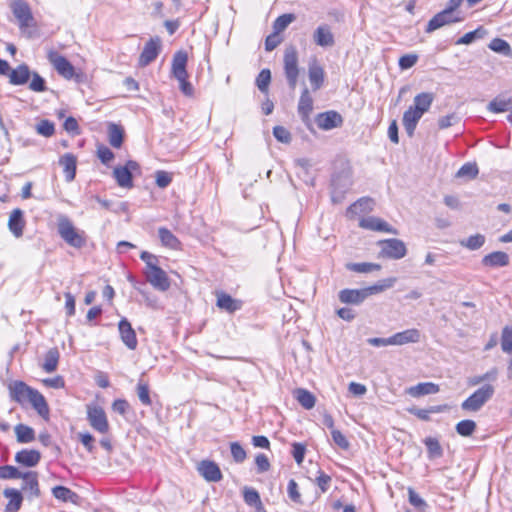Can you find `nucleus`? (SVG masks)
I'll list each match as a JSON object with an SVG mask.
<instances>
[{"label": "nucleus", "instance_id": "obj_57", "mask_svg": "<svg viewBox=\"0 0 512 512\" xmlns=\"http://www.w3.org/2000/svg\"><path fill=\"white\" fill-rule=\"evenodd\" d=\"M501 348L506 353L512 352V329L508 326L502 331Z\"/></svg>", "mask_w": 512, "mask_h": 512}, {"label": "nucleus", "instance_id": "obj_18", "mask_svg": "<svg viewBox=\"0 0 512 512\" xmlns=\"http://www.w3.org/2000/svg\"><path fill=\"white\" fill-rule=\"evenodd\" d=\"M21 479L23 480L21 489L24 492L28 493L30 498H37L40 496L38 474L36 472H24Z\"/></svg>", "mask_w": 512, "mask_h": 512}, {"label": "nucleus", "instance_id": "obj_10", "mask_svg": "<svg viewBox=\"0 0 512 512\" xmlns=\"http://www.w3.org/2000/svg\"><path fill=\"white\" fill-rule=\"evenodd\" d=\"M462 20V17L453 14L447 9H444L441 12L437 13L432 19H430L425 31L427 33H431L445 25L461 22Z\"/></svg>", "mask_w": 512, "mask_h": 512}, {"label": "nucleus", "instance_id": "obj_55", "mask_svg": "<svg viewBox=\"0 0 512 512\" xmlns=\"http://www.w3.org/2000/svg\"><path fill=\"white\" fill-rule=\"evenodd\" d=\"M511 103V100H505L501 98H495L488 104V110L494 113H501L505 112L509 105Z\"/></svg>", "mask_w": 512, "mask_h": 512}, {"label": "nucleus", "instance_id": "obj_28", "mask_svg": "<svg viewBox=\"0 0 512 512\" xmlns=\"http://www.w3.org/2000/svg\"><path fill=\"white\" fill-rule=\"evenodd\" d=\"M482 263L489 267H503L509 264V256L502 251L492 252L482 259Z\"/></svg>", "mask_w": 512, "mask_h": 512}, {"label": "nucleus", "instance_id": "obj_11", "mask_svg": "<svg viewBox=\"0 0 512 512\" xmlns=\"http://www.w3.org/2000/svg\"><path fill=\"white\" fill-rule=\"evenodd\" d=\"M161 50V40L159 37L151 38L146 42L143 51L139 57V65L145 67L153 62L159 55Z\"/></svg>", "mask_w": 512, "mask_h": 512}, {"label": "nucleus", "instance_id": "obj_60", "mask_svg": "<svg viewBox=\"0 0 512 512\" xmlns=\"http://www.w3.org/2000/svg\"><path fill=\"white\" fill-rule=\"evenodd\" d=\"M482 35H483V32H482L481 28H478L474 31L468 32L465 35H463L461 38H459L456 41V44L457 45L471 44L476 38H481Z\"/></svg>", "mask_w": 512, "mask_h": 512}, {"label": "nucleus", "instance_id": "obj_58", "mask_svg": "<svg viewBox=\"0 0 512 512\" xmlns=\"http://www.w3.org/2000/svg\"><path fill=\"white\" fill-rule=\"evenodd\" d=\"M273 135L281 143L289 144L292 140L291 133L283 126H275Z\"/></svg>", "mask_w": 512, "mask_h": 512}, {"label": "nucleus", "instance_id": "obj_47", "mask_svg": "<svg viewBox=\"0 0 512 512\" xmlns=\"http://www.w3.org/2000/svg\"><path fill=\"white\" fill-rule=\"evenodd\" d=\"M456 432L464 437L471 436L476 429V423L473 420H462L456 424Z\"/></svg>", "mask_w": 512, "mask_h": 512}, {"label": "nucleus", "instance_id": "obj_36", "mask_svg": "<svg viewBox=\"0 0 512 512\" xmlns=\"http://www.w3.org/2000/svg\"><path fill=\"white\" fill-rule=\"evenodd\" d=\"M373 205L374 201L371 198H361L348 208L347 213L357 215L370 212L373 209Z\"/></svg>", "mask_w": 512, "mask_h": 512}, {"label": "nucleus", "instance_id": "obj_30", "mask_svg": "<svg viewBox=\"0 0 512 512\" xmlns=\"http://www.w3.org/2000/svg\"><path fill=\"white\" fill-rule=\"evenodd\" d=\"M59 163L63 167L66 181L71 182L74 180L76 174V157L67 153L60 158Z\"/></svg>", "mask_w": 512, "mask_h": 512}, {"label": "nucleus", "instance_id": "obj_51", "mask_svg": "<svg viewBox=\"0 0 512 512\" xmlns=\"http://www.w3.org/2000/svg\"><path fill=\"white\" fill-rule=\"evenodd\" d=\"M24 472L20 471L14 466H2L0 467V478L1 479H20Z\"/></svg>", "mask_w": 512, "mask_h": 512}, {"label": "nucleus", "instance_id": "obj_61", "mask_svg": "<svg viewBox=\"0 0 512 512\" xmlns=\"http://www.w3.org/2000/svg\"><path fill=\"white\" fill-rule=\"evenodd\" d=\"M459 117L456 113H451L442 116L438 119V126L440 129H446L459 122Z\"/></svg>", "mask_w": 512, "mask_h": 512}, {"label": "nucleus", "instance_id": "obj_59", "mask_svg": "<svg viewBox=\"0 0 512 512\" xmlns=\"http://www.w3.org/2000/svg\"><path fill=\"white\" fill-rule=\"evenodd\" d=\"M36 130L40 135H43L45 137H50L54 134L55 128L52 122L48 120H41L37 126Z\"/></svg>", "mask_w": 512, "mask_h": 512}, {"label": "nucleus", "instance_id": "obj_35", "mask_svg": "<svg viewBox=\"0 0 512 512\" xmlns=\"http://www.w3.org/2000/svg\"><path fill=\"white\" fill-rule=\"evenodd\" d=\"M124 130L121 126L111 123L108 126V140L114 148H120L123 143Z\"/></svg>", "mask_w": 512, "mask_h": 512}, {"label": "nucleus", "instance_id": "obj_23", "mask_svg": "<svg viewBox=\"0 0 512 512\" xmlns=\"http://www.w3.org/2000/svg\"><path fill=\"white\" fill-rule=\"evenodd\" d=\"M8 227L11 233L19 238L23 235V230L25 227V220L23 217V211L21 209H14L9 217Z\"/></svg>", "mask_w": 512, "mask_h": 512}, {"label": "nucleus", "instance_id": "obj_64", "mask_svg": "<svg viewBox=\"0 0 512 512\" xmlns=\"http://www.w3.org/2000/svg\"><path fill=\"white\" fill-rule=\"evenodd\" d=\"M282 41V38L279 34L273 32L272 34L268 35L265 40V49L266 51H272L274 50Z\"/></svg>", "mask_w": 512, "mask_h": 512}, {"label": "nucleus", "instance_id": "obj_32", "mask_svg": "<svg viewBox=\"0 0 512 512\" xmlns=\"http://www.w3.org/2000/svg\"><path fill=\"white\" fill-rule=\"evenodd\" d=\"M52 494L56 499L62 502H69L73 504H76L79 498L75 492L65 486H55L52 489Z\"/></svg>", "mask_w": 512, "mask_h": 512}, {"label": "nucleus", "instance_id": "obj_15", "mask_svg": "<svg viewBox=\"0 0 512 512\" xmlns=\"http://www.w3.org/2000/svg\"><path fill=\"white\" fill-rule=\"evenodd\" d=\"M313 41L316 45L323 48L334 46L335 38L330 26L327 24L319 25L313 33Z\"/></svg>", "mask_w": 512, "mask_h": 512}, {"label": "nucleus", "instance_id": "obj_34", "mask_svg": "<svg viewBox=\"0 0 512 512\" xmlns=\"http://www.w3.org/2000/svg\"><path fill=\"white\" fill-rule=\"evenodd\" d=\"M294 395L303 408L310 410L315 406L316 399L310 391L298 388L295 390Z\"/></svg>", "mask_w": 512, "mask_h": 512}, {"label": "nucleus", "instance_id": "obj_4", "mask_svg": "<svg viewBox=\"0 0 512 512\" xmlns=\"http://www.w3.org/2000/svg\"><path fill=\"white\" fill-rule=\"evenodd\" d=\"M284 72L290 89L294 90L299 76L298 53L294 46H289L284 52Z\"/></svg>", "mask_w": 512, "mask_h": 512}, {"label": "nucleus", "instance_id": "obj_50", "mask_svg": "<svg viewBox=\"0 0 512 512\" xmlns=\"http://www.w3.org/2000/svg\"><path fill=\"white\" fill-rule=\"evenodd\" d=\"M485 242V237L481 234H475L468 237L466 240L461 241V245L470 249L477 250L483 246Z\"/></svg>", "mask_w": 512, "mask_h": 512}, {"label": "nucleus", "instance_id": "obj_52", "mask_svg": "<svg viewBox=\"0 0 512 512\" xmlns=\"http://www.w3.org/2000/svg\"><path fill=\"white\" fill-rule=\"evenodd\" d=\"M31 77L32 79L29 84L30 90L38 93L47 90L46 82L42 76H40L37 72H32Z\"/></svg>", "mask_w": 512, "mask_h": 512}, {"label": "nucleus", "instance_id": "obj_33", "mask_svg": "<svg viewBox=\"0 0 512 512\" xmlns=\"http://www.w3.org/2000/svg\"><path fill=\"white\" fill-rule=\"evenodd\" d=\"M114 178L116 179L117 184L122 188H131L133 186L132 174L129 173L128 168H124L123 166H118L114 168L113 171Z\"/></svg>", "mask_w": 512, "mask_h": 512}, {"label": "nucleus", "instance_id": "obj_25", "mask_svg": "<svg viewBox=\"0 0 512 512\" xmlns=\"http://www.w3.org/2000/svg\"><path fill=\"white\" fill-rule=\"evenodd\" d=\"M324 76V70L317 63V61H313L312 63L309 64L308 77L314 90H318L321 88V86L324 83Z\"/></svg>", "mask_w": 512, "mask_h": 512}, {"label": "nucleus", "instance_id": "obj_26", "mask_svg": "<svg viewBox=\"0 0 512 512\" xmlns=\"http://www.w3.org/2000/svg\"><path fill=\"white\" fill-rule=\"evenodd\" d=\"M433 101H434L433 93L422 92V93L417 94L414 97L413 105L411 107L424 115V113L429 111Z\"/></svg>", "mask_w": 512, "mask_h": 512}, {"label": "nucleus", "instance_id": "obj_17", "mask_svg": "<svg viewBox=\"0 0 512 512\" xmlns=\"http://www.w3.org/2000/svg\"><path fill=\"white\" fill-rule=\"evenodd\" d=\"M359 225L362 228L369 229L372 231H382V232H387V233H391L394 235L398 234V231L395 228H393L386 221H384L378 217L371 216V217L363 218L360 220Z\"/></svg>", "mask_w": 512, "mask_h": 512}, {"label": "nucleus", "instance_id": "obj_54", "mask_svg": "<svg viewBox=\"0 0 512 512\" xmlns=\"http://www.w3.org/2000/svg\"><path fill=\"white\" fill-rule=\"evenodd\" d=\"M271 81V72L269 69H263L257 76L256 84L261 92H267Z\"/></svg>", "mask_w": 512, "mask_h": 512}, {"label": "nucleus", "instance_id": "obj_14", "mask_svg": "<svg viewBox=\"0 0 512 512\" xmlns=\"http://www.w3.org/2000/svg\"><path fill=\"white\" fill-rule=\"evenodd\" d=\"M338 297L344 304L359 305L369 297V293L367 287L362 289H343L339 292Z\"/></svg>", "mask_w": 512, "mask_h": 512}, {"label": "nucleus", "instance_id": "obj_44", "mask_svg": "<svg viewBox=\"0 0 512 512\" xmlns=\"http://www.w3.org/2000/svg\"><path fill=\"white\" fill-rule=\"evenodd\" d=\"M489 48L492 51L500 53V54H503L505 56H510L511 52H512L509 43L507 41L503 40V39H500V38H494L490 42Z\"/></svg>", "mask_w": 512, "mask_h": 512}, {"label": "nucleus", "instance_id": "obj_13", "mask_svg": "<svg viewBox=\"0 0 512 512\" xmlns=\"http://www.w3.org/2000/svg\"><path fill=\"white\" fill-rule=\"evenodd\" d=\"M118 329L122 342L130 350H135L138 345L135 330L132 328L130 322L123 318L118 323Z\"/></svg>", "mask_w": 512, "mask_h": 512}, {"label": "nucleus", "instance_id": "obj_63", "mask_svg": "<svg viewBox=\"0 0 512 512\" xmlns=\"http://www.w3.org/2000/svg\"><path fill=\"white\" fill-rule=\"evenodd\" d=\"M97 156L103 164H108L114 158V153L106 146H99Z\"/></svg>", "mask_w": 512, "mask_h": 512}, {"label": "nucleus", "instance_id": "obj_3", "mask_svg": "<svg viewBox=\"0 0 512 512\" xmlns=\"http://www.w3.org/2000/svg\"><path fill=\"white\" fill-rule=\"evenodd\" d=\"M495 387L492 384H485L478 388L461 404V408L467 412H478L493 397Z\"/></svg>", "mask_w": 512, "mask_h": 512}, {"label": "nucleus", "instance_id": "obj_62", "mask_svg": "<svg viewBox=\"0 0 512 512\" xmlns=\"http://www.w3.org/2000/svg\"><path fill=\"white\" fill-rule=\"evenodd\" d=\"M409 502L411 505H413L414 507L420 509V510H424L425 507L427 506L426 502L424 501V499H422L420 497L419 494H417L413 489L409 488Z\"/></svg>", "mask_w": 512, "mask_h": 512}, {"label": "nucleus", "instance_id": "obj_43", "mask_svg": "<svg viewBox=\"0 0 512 512\" xmlns=\"http://www.w3.org/2000/svg\"><path fill=\"white\" fill-rule=\"evenodd\" d=\"M346 268L350 271L357 272V273H369L372 271L380 270L381 265L377 264V263H369V262L348 263L346 265Z\"/></svg>", "mask_w": 512, "mask_h": 512}, {"label": "nucleus", "instance_id": "obj_20", "mask_svg": "<svg viewBox=\"0 0 512 512\" xmlns=\"http://www.w3.org/2000/svg\"><path fill=\"white\" fill-rule=\"evenodd\" d=\"M187 60L186 52L178 51L175 53L172 61V73L177 80H183V77H188L186 70Z\"/></svg>", "mask_w": 512, "mask_h": 512}, {"label": "nucleus", "instance_id": "obj_12", "mask_svg": "<svg viewBox=\"0 0 512 512\" xmlns=\"http://www.w3.org/2000/svg\"><path fill=\"white\" fill-rule=\"evenodd\" d=\"M343 123L342 116L336 111L320 113L316 117V124L322 130H331L340 127Z\"/></svg>", "mask_w": 512, "mask_h": 512}, {"label": "nucleus", "instance_id": "obj_46", "mask_svg": "<svg viewBox=\"0 0 512 512\" xmlns=\"http://www.w3.org/2000/svg\"><path fill=\"white\" fill-rule=\"evenodd\" d=\"M243 498L246 504L250 506L262 507V502L259 493L253 488L245 487L243 490Z\"/></svg>", "mask_w": 512, "mask_h": 512}, {"label": "nucleus", "instance_id": "obj_29", "mask_svg": "<svg viewBox=\"0 0 512 512\" xmlns=\"http://www.w3.org/2000/svg\"><path fill=\"white\" fill-rule=\"evenodd\" d=\"M313 109V99L310 96L309 90L304 88L301 93L299 103H298V113L301 118L306 121L309 118V115Z\"/></svg>", "mask_w": 512, "mask_h": 512}, {"label": "nucleus", "instance_id": "obj_41", "mask_svg": "<svg viewBox=\"0 0 512 512\" xmlns=\"http://www.w3.org/2000/svg\"><path fill=\"white\" fill-rule=\"evenodd\" d=\"M445 409V406H432L428 409H420L416 407L408 408V412L415 415L421 420L429 421L430 420V414L433 413H440Z\"/></svg>", "mask_w": 512, "mask_h": 512}, {"label": "nucleus", "instance_id": "obj_53", "mask_svg": "<svg viewBox=\"0 0 512 512\" xmlns=\"http://www.w3.org/2000/svg\"><path fill=\"white\" fill-rule=\"evenodd\" d=\"M95 200L104 208L107 210H111L113 212L119 213L121 211H126L127 205L124 202H119L117 204H114L113 202L105 199H101L100 197L96 196Z\"/></svg>", "mask_w": 512, "mask_h": 512}, {"label": "nucleus", "instance_id": "obj_49", "mask_svg": "<svg viewBox=\"0 0 512 512\" xmlns=\"http://www.w3.org/2000/svg\"><path fill=\"white\" fill-rule=\"evenodd\" d=\"M478 173L479 170L475 163H465L456 173V177L474 179Z\"/></svg>", "mask_w": 512, "mask_h": 512}, {"label": "nucleus", "instance_id": "obj_42", "mask_svg": "<svg viewBox=\"0 0 512 512\" xmlns=\"http://www.w3.org/2000/svg\"><path fill=\"white\" fill-rule=\"evenodd\" d=\"M397 281L395 277H389L378 281L376 284L367 287L369 296L381 293L387 289L392 288Z\"/></svg>", "mask_w": 512, "mask_h": 512}, {"label": "nucleus", "instance_id": "obj_38", "mask_svg": "<svg viewBox=\"0 0 512 512\" xmlns=\"http://www.w3.org/2000/svg\"><path fill=\"white\" fill-rule=\"evenodd\" d=\"M158 235L161 240V243L170 248V249H178L180 246V241L177 237L167 228L161 227L158 230Z\"/></svg>", "mask_w": 512, "mask_h": 512}, {"label": "nucleus", "instance_id": "obj_6", "mask_svg": "<svg viewBox=\"0 0 512 512\" xmlns=\"http://www.w3.org/2000/svg\"><path fill=\"white\" fill-rule=\"evenodd\" d=\"M381 247L380 255L389 259H402L407 254V248L402 240L392 238L378 242Z\"/></svg>", "mask_w": 512, "mask_h": 512}, {"label": "nucleus", "instance_id": "obj_21", "mask_svg": "<svg viewBox=\"0 0 512 512\" xmlns=\"http://www.w3.org/2000/svg\"><path fill=\"white\" fill-rule=\"evenodd\" d=\"M423 114L409 107L403 114L402 123L409 137L414 135L415 129Z\"/></svg>", "mask_w": 512, "mask_h": 512}, {"label": "nucleus", "instance_id": "obj_8", "mask_svg": "<svg viewBox=\"0 0 512 512\" xmlns=\"http://www.w3.org/2000/svg\"><path fill=\"white\" fill-rule=\"evenodd\" d=\"M11 9L22 31L32 26L34 18L27 2L24 0H15L11 4Z\"/></svg>", "mask_w": 512, "mask_h": 512}, {"label": "nucleus", "instance_id": "obj_22", "mask_svg": "<svg viewBox=\"0 0 512 512\" xmlns=\"http://www.w3.org/2000/svg\"><path fill=\"white\" fill-rule=\"evenodd\" d=\"M40 459V452L34 449H23L15 455V461L25 467H35Z\"/></svg>", "mask_w": 512, "mask_h": 512}, {"label": "nucleus", "instance_id": "obj_5", "mask_svg": "<svg viewBox=\"0 0 512 512\" xmlns=\"http://www.w3.org/2000/svg\"><path fill=\"white\" fill-rule=\"evenodd\" d=\"M47 59L57 71V73L63 78L67 80L76 78V80L79 81L80 75L75 72L73 65L57 51L50 50L47 53Z\"/></svg>", "mask_w": 512, "mask_h": 512}, {"label": "nucleus", "instance_id": "obj_27", "mask_svg": "<svg viewBox=\"0 0 512 512\" xmlns=\"http://www.w3.org/2000/svg\"><path fill=\"white\" fill-rule=\"evenodd\" d=\"M439 392V386L432 382L419 383L408 388L407 393L412 397H421L424 395L436 394Z\"/></svg>", "mask_w": 512, "mask_h": 512}, {"label": "nucleus", "instance_id": "obj_39", "mask_svg": "<svg viewBox=\"0 0 512 512\" xmlns=\"http://www.w3.org/2000/svg\"><path fill=\"white\" fill-rule=\"evenodd\" d=\"M217 306L228 312H234L240 309V302L233 299L230 295L221 293L217 298Z\"/></svg>", "mask_w": 512, "mask_h": 512}, {"label": "nucleus", "instance_id": "obj_45", "mask_svg": "<svg viewBox=\"0 0 512 512\" xmlns=\"http://www.w3.org/2000/svg\"><path fill=\"white\" fill-rule=\"evenodd\" d=\"M295 19V16L293 14H283L276 18V20L273 23V32L280 35L282 31H284L289 24H291Z\"/></svg>", "mask_w": 512, "mask_h": 512}, {"label": "nucleus", "instance_id": "obj_48", "mask_svg": "<svg viewBox=\"0 0 512 512\" xmlns=\"http://www.w3.org/2000/svg\"><path fill=\"white\" fill-rule=\"evenodd\" d=\"M430 458L441 457L443 454L442 447L436 438L428 437L424 441Z\"/></svg>", "mask_w": 512, "mask_h": 512}, {"label": "nucleus", "instance_id": "obj_37", "mask_svg": "<svg viewBox=\"0 0 512 512\" xmlns=\"http://www.w3.org/2000/svg\"><path fill=\"white\" fill-rule=\"evenodd\" d=\"M59 351L57 348H51L47 351L44 357V363L42 365L43 369L47 373H52L57 369L58 361H59Z\"/></svg>", "mask_w": 512, "mask_h": 512}, {"label": "nucleus", "instance_id": "obj_1", "mask_svg": "<svg viewBox=\"0 0 512 512\" xmlns=\"http://www.w3.org/2000/svg\"><path fill=\"white\" fill-rule=\"evenodd\" d=\"M10 396L18 403L29 402L38 414L46 418L49 414V408L43 395L37 390L32 389L22 381H16L9 385Z\"/></svg>", "mask_w": 512, "mask_h": 512}, {"label": "nucleus", "instance_id": "obj_24", "mask_svg": "<svg viewBox=\"0 0 512 512\" xmlns=\"http://www.w3.org/2000/svg\"><path fill=\"white\" fill-rule=\"evenodd\" d=\"M31 73L28 65L23 63L10 70L9 82L12 85H24L29 81Z\"/></svg>", "mask_w": 512, "mask_h": 512}, {"label": "nucleus", "instance_id": "obj_16", "mask_svg": "<svg viewBox=\"0 0 512 512\" xmlns=\"http://www.w3.org/2000/svg\"><path fill=\"white\" fill-rule=\"evenodd\" d=\"M200 475L208 482H218L222 479V473L219 466L209 460L200 462L198 466Z\"/></svg>", "mask_w": 512, "mask_h": 512}, {"label": "nucleus", "instance_id": "obj_56", "mask_svg": "<svg viewBox=\"0 0 512 512\" xmlns=\"http://www.w3.org/2000/svg\"><path fill=\"white\" fill-rule=\"evenodd\" d=\"M137 395L142 404L146 406L151 405L149 385L147 383L139 381L137 384Z\"/></svg>", "mask_w": 512, "mask_h": 512}, {"label": "nucleus", "instance_id": "obj_19", "mask_svg": "<svg viewBox=\"0 0 512 512\" xmlns=\"http://www.w3.org/2000/svg\"><path fill=\"white\" fill-rule=\"evenodd\" d=\"M421 338V333L416 328L404 330L395 333L391 336L392 345L401 346L409 343H418Z\"/></svg>", "mask_w": 512, "mask_h": 512}, {"label": "nucleus", "instance_id": "obj_31", "mask_svg": "<svg viewBox=\"0 0 512 512\" xmlns=\"http://www.w3.org/2000/svg\"><path fill=\"white\" fill-rule=\"evenodd\" d=\"M4 496L9 499L5 512H17L23 500L21 493L16 489H5Z\"/></svg>", "mask_w": 512, "mask_h": 512}, {"label": "nucleus", "instance_id": "obj_9", "mask_svg": "<svg viewBox=\"0 0 512 512\" xmlns=\"http://www.w3.org/2000/svg\"><path fill=\"white\" fill-rule=\"evenodd\" d=\"M145 276L147 281L159 291L165 292L170 288V281L166 272L158 265L145 270Z\"/></svg>", "mask_w": 512, "mask_h": 512}, {"label": "nucleus", "instance_id": "obj_2", "mask_svg": "<svg viewBox=\"0 0 512 512\" xmlns=\"http://www.w3.org/2000/svg\"><path fill=\"white\" fill-rule=\"evenodd\" d=\"M58 233L60 237L70 246L74 248H82L86 243L84 231H80L70 219L65 215L58 217L57 223Z\"/></svg>", "mask_w": 512, "mask_h": 512}, {"label": "nucleus", "instance_id": "obj_7", "mask_svg": "<svg viewBox=\"0 0 512 512\" xmlns=\"http://www.w3.org/2000/svg\"><path fill=\"white\" fill-rule=\"evenodd\" d=\"M87 419L90 426L99 433L105 434L109 431V423L103 408L98 405H87Z\"/></svg>", "mask_w": 512, "mask_h": 512}, {"label": "nucleus", "instance_id": "obj_40", "mask_svg": "<svg viewBox=\"0 0 512 512\" xmlns=\"http://www.w3.org/2000/svg\"><path fill=\"white\" fill-rule=\"evenodd\" d=\"M15 434L19 443H30L35 439L34 430L24 424H18L15 427Z\"/></svg>", "mask_w": 512, "mask_h": 512}]
</instances>
